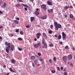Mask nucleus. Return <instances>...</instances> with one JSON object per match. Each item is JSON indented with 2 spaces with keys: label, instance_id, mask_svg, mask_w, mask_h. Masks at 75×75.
I'll return each instance as SVG.
<instances>
[{
  "label": "nucleus",
  "instance_id": "nucleus-7",
  "mask_svg": "<svg viewBox=\"0 0 75 75\" xmlns=\"http://www.w3.org/2000/svg\"><path fill=\"white\" fill-rule=\"evenodd\" d=\"M68 58L69 60H71V59H72V55L70 54L68 56Z\"/></svg>",
  "mask_w": 75,
  "mask_h": 75
},
{
  "label": "nucleus",
  "instance_id": "nucleus-31",
  "mask_svg": "<svg viewBox=\"0 0 75 75\" xmlns=\"http://www.w3.org/2000/svg\"><path fill=\"white\" fill-rule=\"evenodd\" d=\"M52 72V73H53V74H54V73H55V71L54 70H52L51 71Z\"/></svg>",
  "mask_w": 75,
  "mask_h": 75
},
{
  "label": "nucleus",
  "instance_id": "nucleus-51",
  "mask_svg": "<svg viewBox=\"0 0 75 75\" xmlns=\"http://www.w3.org/2000/svg\"><path fill=\"white\" fill-rule=\"evenodd\" d=\"M63 67H61V70H63Z\"/></svg>",
  "mask_w": 75,
  "mask_h": 75
},
{
  "label": "nucleus",
  "instance_id": "nucleus-11",
  "mask_svg": "<svg viewBox=\"0 0 75 75\" xmlns=\"http://www.w3.org/2000/svg\"><path fill=\"white\" fill-rule=\"evenodd\" d=\"M6 6V3H4V4L2 5V7L4 8H5Z\"/></svg>",
  "mask_w": 75,
  "mask_h": 75
},
{
  "label": "nucleus",
  "instance_id": "nucleus-46",
  "mask_svg": "<svg viewBox=\"0 0 75 75\" xmlns=\"http://www.w3.org/2000/svg\"><path fill=\"white\" fill-rule=\"evenodd\" d=\"M40 36H37V38L38 39H39V38H40Z\"/></svg>",
  "mask_w": 75,
  "mask_h": 75
},
{
  "label": "nucleus",
  "instance_id": "nucleus-22",
  "mask_svg": "<svg viewBox=\"0 0 75 75\" xmlns=\"http://www.w3.org/2000/svg\"><path fill=\"white\" fill-rule=\"evenodd\" d=\"M34 62H35V65H37L38 64V61L37 60H35Z\"/></svg>",
  "mask_w": 75,
  "mask_h": 75
},
{
  "label": "nucleus",
  "instance_id": "nucleus-56",
  "mask_svg": "<svg viewBox=\"0 0 75 75\" xmlns=\"http://www.w3.org/2000/svg\"><path fill=\"white\" fill-rule=\"evenodd\" d=\"M60 44H62V42H59Z\"/></svg>",
  "mask_w": 75,
  "mask_h": 75
},
{
  "label": "nucleus",
  "instance_id": "nucleus-21",
  "mask_svg": "<svg viewBox=\"0 0 75 75\" xmlns=\"http://www.w3.org/2000/svg\"><path fill=\"white\" fill-rule=\"evenodd\" d=\"M42 43L44 44V45H45V44H46V43H45V40H44V39H43L42 40Z\"/></svg>",
  "mask_w": 75,
  "mask_h": 75
},
{
  "label": "nucleus",
  "instance_id": "nucleus-59",
  "mask_svg": "<svg viewBox=\"0 0 75 75\" xmlns=\"http://www.w3.org/2000/svg\"><path fill=\"white\" fill-rule=\"evenodd\" d=\"M48 11L49 13H51V11H50V10H48Z\"/></svg>",
  "mask_w": 75,
  "mask_h": 75
},
{
  "label": "nucleus",
  "instance_id": "nucleus-52",
  "mask_svg": "<svg viewBox=\"0 0 75 75\" xmlns=\"http://www.w3.org/2000/svg\"><path fill=\"white\" fill-rule=\"evenodd\" d=\"M3 28V26H1L0 27V29H1V28Z\"/></svg>",
  "mask_w": 75,
  "mask_h": 75
},
{
  "label": "nucleus",
  "instance_id": "nucleus-6",
  "mask_svg": "<svg viewBox=\"0 0 75 75\" xmlns=\"http://www.w3.org/2000/svg\"><path fill=\"white\" fill-rule=\"evenodd\" d=\"M67 57L66 56H63V60L64 61L65 63H66V61L67 60Z\"/></svg>",
  "mask_w": 75,
  "mask_h": 75
},
{
  "label": "nucleus",
  "instance_id": "nucleus-55",
  "mask_svg": "<svg viewBox=\"0 0 75 75\" xmlns=\"http://www.w3.org/2000/svg\"><path fill=\"white\" fill-rule=\"evenodd\" d=\"M25 10H26V11H27V8H25Z\"/></svg>",
  "mask_w": 75,
  "mask_h": 75
},
{
  "label": "nucleus",
  "instance_id": "nucleus-16",
  "mask_svg": "<svg viewBox=\"0 0 75 75\" xmlns=\"http://www.w3.org/2000/svg\"><path fill=\"white\" fill-rule=\"evenodd\" d=\"M22 5L23 6H24V7H27V8H29L28 6L27 5L22 4Z\"/></svg>",
  "mask_w": 75,
  "mask_h": 75
},
{
  "label": "nucleus",
  "instance_id": "nucleus-32",
  "mask_svg": "<svg viewBox=\"0 0 75 75\" xmlns=\"http://www.w3.org/2000/svg\"><path fill=\"white\" fill-rule=\"evenodd\" d=\"M70 66H71L72 67H74V65H73V64L71 63H70Z\"/></svg>",
  "mask_w": 75,
  "mask_h": 75
},
{
  "label": "nucleus",
  "instance_id": "nucleus-34",
  "mask_svg": "<svg viewBox=\"0 0 75 75\" xmlns=\"http://www.w3.org/2000/svg\"><path fill=\"white\" fill-rule=\"evenodd\" d=\"M18 50L19 51H22V48H18Z\"/></svg>",
  "mask_w": 75,
  "mask_h": 75
},
{
  "label": "nucleus",
  "instance_id": "nucleus-48",
  "mask_svg": "<svg viewBox=\"0 0 75 75\" xmlns=\"http://www.w3.org/2000/svg\"><path fill=\"white\" fill-rule=\"evenodd\" d=\"M40 59L41 61H43V59L41 58H40Z\"/></svg>",
  "mask_w": 75,
  "mask_h": 75
},
{
  "label": "nucleus",
  "instance_id": "nucleus-8",
  "mask_svg": "<svg viewBox=\"0 0 75 75\" xmlns=\"http://www.w3.org/2000/svg\"><path fill=\"white\" fill-rule=\"evenodd\" d=\"M47 4L48 5H49V6H52V2L49 1L47 2Z\"/></svg>",
  "mask_w": 75,
  "mask_h": 75
},
{
  "label": "nucleus",
  "instance_id": "nucleus-58",
  "mask_svg": "<svg viewBox=\"0 0 75 75\" xmlns=\"http://www.w3.org/2000/svg\"><path fill=\"white\" fill-rule=\"evenodd\" d=\"M32 65L33 67H34V64L33 63H32Z\"/></svg>",
  "mask_w": 75,
  "mask_h": 75
},
{
  "label": "nucleus",
  "instance_id": "nucleus-40",
  "mask_svg": "<svg viewBox=\"0 0 75 75\" xmlns=\"http://www.w3.org/2000/svg\"><path fill=\"white\" fill-rule=\"evenodd\" d=\"M3 67L4 68H6V66L5 65H4L3 66Z\"/></svg>",
  "mask_w": 75,
  "mask_h": 75
},
{
  "label": "nucleus",
  "instance_id": "nucleus-4",
  "mask_svg": "<svg viewBox=\"0 0 75 75\" xmlns=\"http://www.w3.org/2000/svg\"><path fill=\"white\" fill-rule=\"evenodd\" d=\"M62 36L63 38V40H66V35L65 34V33L64 32H62Z\"/></svg>",
  "mask_w": 75,
  "mask_h": 75
},
{
  "label": "nucleus",
  "instance_id": "nucleus-33",
  "mask_svg": "<svg viewBox=\"0 0 75 75\" xmlns=\"http://www.w3.org/2000/svg\"><path fill=\"white\" fill-rule=\"evenodd\" d=\"M16 33H18L19 32V30L18 29H16Z\"/></svg>",
  "mask_w": 75,
  "mask_h": 75
},
{
  "label": "nucleus",
  "instance_id": "nucleus-10",
  "mask_svg": "<svg viewBox=\"0 0 75 75\" xmlns=\"http://www.w3.org/2000/svg\"><path fill=\"white\" fill-rule=\"evenodd\" d=\"M43 35L44 36V37L45 38V39H47V36L45 33H43Z\"/></svg>",
  "mask_w": 75,
  "mask_h": 75
},
{
  "label": "nucleus",
  "instance_id": "nucleus-5",
  "mask_svg": "<svg viewBox=\"0 0 75 75\" xmlns=\"http://www.w3.org/2000/svg\"><path fill=\"white\" fill-rule=\"evenodd\" d=\"M41 7L44 10H47V8L46 7V5L45 4H42L41 5Z\"/></svg>",
  "mask_w": 75,
  "mask_h": 75
},
{
  "label": "nucleus",
  "instance_id": "nucleus-54",
  "mask_svg": "<svg viewBox=\"0 0 75 75\" xmlns=\"http://www.w3.org/2000/svg\"><path fill=\"white\" fill-rule=\"evenodd\" d=\"M55 37H56V38H57V35H54Z\"/></svg>",
  "mask_w": 75,
  "mask_h": 75
},
{
  "label": "nucleus",
  "instance_id": "nucleus-26",
  "mask_svg": "<svg viewBox=\"0 0 75 75\" xmlns=\"http://www.w3.org/2000/svg\"><path fill=\"white\" fill-rule=\"evenodd\" d=\"M53 59L54 61H55V62H56V61H57V58H56V57H54L53 58Z\"/></svg>",
  "mask_w": 75,
  "mask_h": 75
},
{
  "label": "nucleus",
  "instance_id": "nucleus-28",
  "mask_svg": "<svg viewBox=\"0 0 75 75\" xmlns=\"http://www.w3.org/2000/svg\"><path fill=\"white\" fill-rule=\"evenodd\" d=\"M68 8H69V7L67 6H65V7H64V8L66 10H67V9H68Z\"/></svg>",
  "mask_w": 75,
  "mask_h": 75
},
{
  "label": "nucleus",
  "instance_id": "nucleus-47",
  "mask_svg": "<svg viewBox=\"0 0 75 75\" xmlns=\"http://www.w3.org/2000/svg\"><path fill=\"white\" fill-rule=\"evenodd\" d=\"M50 47H53L54 46V45H53L52 44H51L50 45Z\"/></svg>",
  "mask_w": 75,
  "mask_h": 75
},
{
  "label": "nucleus",
  "instance_id": "nucleus-53",
  "mask_svg": "<svg viewBox=\"0 0 75 75\" xmlns=\"http://www.w3.org/2000/svg\"><path fill=\"white\" fill-rule=\"evenodd\" d=\"M41 63L42 64H44V61H43V60L42 61Z\"/></svg>",
  "mask_w": 75,
  "mask_h": 75
},
{
  "label": "nucleus",
  "instance_id": "nucleus-44",
  "mask_svg": "<svg viewBox=\"0 0 75 75\" xmlns=\"http://www.w3.org/2000/svg\"><path fill=\"white\" fill-rule=\"evenodd\" d=\"M52 27H53V25H52L50 26V28H52Z\"/></svg>",
  "mask_w": 75,
  "mask_h": 75
},
{
  "label": "nucleus",
  "instance_id": "nucleus-35",
  "mask_svg": "<svg viewBox=\"0 0 75 75\" xmlns=\"http://www.w3.org/2000/svg\"><path fill=\"white\" fill-rule=\"evenodd\" d=\"M25 27L27 28H30V26H29V25H28V26H25Z\"/></svg>",
  "mask_w": 75,
  "mask_h": 75
},
{
  "label": "nucleus",
  "instance_id": "nucleus-60",
  "mask_svg": "<svg viewBox=\"0 0 75 75\" xmlns=\"http://www.w3.org/2000/svg\"><path fill=\"white\" fill-rule=\"evenodd\" d=\"M2 13H3V12L1 11H0V14H2Z\"/></svg>",
  "mask_w": 75,
  "mask_h": 75
},
{
  "label": "nucleus",
  "instance_id": "nucleus-41",
  "mask_svg": "<svg viewBox=\"0 0 75 75\" xmlns=\"http://www.w3.org/2000/svg\"><path fill=\"white\" fill-rule=\"evenodd\" d=\"M38 55H39V56H41V54L40 53H38Z\"/></svg>",
  "mask_w": 75,
  "mask_h": 75
},
{
  "label": "nucleus",
  "instance_id": "nucleus-2",
  "mask_svg": "<svg viewBox=\"0 0 75 75\" xmlns=\"http://www.w3.org/2000/svg\"><path fill=\"white\" fill-rule=\"evenodd\" d=\"M54 26H55V30H58V28H61L62 26L59 24L57 22H55L54 23Z\"/></svg>",
  "mask_w": 75,
  "mask_h": 75
},
{
  "label": "nucleus",
  "instance_id": "nucleus-61",
  "mask_svg": "<svg viewBox=\"0 0 75 75\" xmlns=\"http://www.w3.org/2000/svg\"><path fill=\"white\" fill-rule=\"evenodd\" d=\"M34 40L35 41H37V39L36 38H35Z\"/></svg>",
  "mask_w": 75,
  "mask_h": 75
},
{
  "label": "nucleus",
  "instance_id": "nucleus-3",
  "mask_svg": "<svg viewBox=\"0 0 75 75\" xmlns=\"http://www.w3.org/2000/svg\"><path fill=\"white\" fill-rule=\"evenodd\" d=\"M40 45H41V43H39L37 44L34 45V47L35 48H38Z\"/></svg>",
  "mask_w": 75,
  "mask_h": 75
},
{
  "label": "nucleus",
  "instance_id": "nucleus-38",
  "mask_svg": "<svg viewBox=\"0 0 75 75\" xmlns=\"http://www.w3.org/2000/svg\"><path fill=\"white\" fill-rule=\"evenodd\" d=\"M65 48L67 49V48H68V45H66L65 47Z\"/></svg>",
  "mask_w": 75,
  "mask_h": 75
},
{
  "label": "nucleus",
  "instance_id": "nucleus-62",
  "mask_svg": "<svg viewBox=\"0 0 75 75\" xmlns=\"http://www.w3.org/2000/svg\"><path fill=\"white\" fill-rule=\"evenodd\" d=\"M72 49H73V50H75V48H74V47H72Z\"/></svg>",
  "mask_w": 75,
  "mask_h": 75
},
{
  "label": "nucleus",
  "instance_id": "nucleus-20",
  "mask_svg": "<svg viewBox=\"0 0 75 75\" xmlns=\"http://www.w3.org/2000/svg\"><path fill=\"white\" fill-rule=\"evenodd\" d=\"M31 58L32 59H35V56H32L31 57Z\"/></svg>",
  "mask_w": 75,
  "mask_h": 75
},
{
  "label": "nucleus",
  "instance_id": "nucleus-30",
  "mask_svg": "<svg viewBox=\"0 0 75 75\" xmlns=\"http://www.w3.org/2000/svg\"><path fill=\"white\" fill-rule=\"evenodd\" d=\"M20 33L21 34V35H23V34H24V33L23 31H21L20 32Z\"/></svg>",
  "mask_w": 75,
  "mask_h": 75
},
{
  "label": "nucleus",
  "instance_id": "nucleus-39",
  "mask_svg": "<svg viewBox=\"0 0 75 75\" xmlns=\"http://www.w3.org/2000/svg\"><path fill=\"white\" fill-rule=\"evenodd\" d=\"M64 16L65 17H67V14H64Z\"/></svg>",
  "mask_w": 75,
  "mask_h": 75
},
{
  "label": "nucleus",
  "instance_id": "nucleus-13",
  "mask_svg": "<svg viewBox=\"0 0 75 75\" xmlns=\"http://www.w3.org/2000/svg\"><path fill=\"white\" fill-rule=\"evenodd\" d=\"M35 14L36 16H38V14H40V13H39V12H38L37 11H35Z\"/></svg>",
  "mask_w": 75,
  "mask_h": 75
},
{
  "label": "nucleus",
  "instance_id": "nucleus-64",
  "mask_svg": "<svg viewBox=\"0 0 75 75\" xmlns=\"http://www.w3.org/2000/svg\"><path fill=\"white\" fill-rule=\"evenodd\" d=\"M0 39L1 40H2V39H3V38H2L0 36Z\"/></svg>",
  "mask_w": 75,
  "mask_h": 75
},
{
  "label": "nucleus",
  "instance_id": "nucleus-18",
  "mask_svg": "<svg viewBox=\"0 0 75 75\" xmlns=\"http://www.w3.org/2000/svg\"><path fill=\"white\" fill-rule=\"evenodd\" d=\"M41 33H38L36 35L37 36H41Z\"/></svg>",
  "mask_w": 75,
  "mask_h": 75
},
{
  "label": "nucleus",
  "instance_id": "nucleus-19",
  "mask_svg": "<svg viewBox=\"0 0 75 75\" xmlns=\"http://www.w3.org/2000/svg\"><path fill=\"white\" fill-rule=\"evenodd\" d=\"M70 18H73L74 16H73V15H72L71 14H70Z\"/></svg>",
  "mask_w": 75,
  "mask_h": 75
},
{
  "label": "nucleus",
  "instance_id": "nucleus-14",
  "mask_svg": "<svg viewBox=\"0 0 75 75\" xmlns=\"http://www.w3.org/2000/svg\"><path fill=\"white\" fill-rule=\"evenodd\" d=\"M14 22L15 23H16V24H18L19 23V22H18V21L15 20L14 21Z\"/></svg>",
  "mask_w": 75,
  "mask_h": 75
},
{
  "label": "nucleus",
  "instance_id": "nucleus-42",
  "mask_svg": "<svg viewBox=\"0 0 75 75\" xmlns=\"http://www.w3.org/2000/svg\"><path fill=\"white\" fill-rule=\"evenodd\" d=\"M16 19V20H18V21L20 20V18H17Z\"/></svg>",
  "mask_w": 75,
  "mask_h": 75
},
{
  "label": "nucleus",
  "instance_id": "nucleus-27",
  "mask_svg": "<svg viewBox=\"0 0 75 75\" xmlns=\"http://www.w3.org/2000/svg\"><path fill=\"white\" fill-rule=\"evenodd\" d=\"M20 4H16V7H19V6H20Z\"/></svg>",
  "mask_w": 75,
  "mask_h": 75
},
{
  "label": "nucleus",
  "instance_id": "nucleus-15",
  "mask_svg": "<svg viewBox=\"0 0 75 75\" xmlns=\"http://www.w3.org/2000/svg\"><path fill=\"white\" fill-rule=\"evenodd\" d=\"M11 62L12 64H14L15 62H16V60L14 59H12L11 60Z\"/></svg>",
  "mask_w": 75,
  "mask_h": 75
},
{
  "label": "nucleus",
  "instance_id": "nucleus-12",
  "mask_svg": "<svg viewBox=\"0 0 75 75\" xmlns=\"http://www.w3.org/2000/svg\"><path fill=\"white\" fill-rule=\"evenodd\" d=\"M34 17H31L30 18V21L31 22H33V21H34Z\"/></svg>",
  "mask_w": 75,
  "mask_h": 75
},
{
  "label": "nucleus",
  "instance_id": "nucleus-49",
  "mask_svg": "<svg viewBox=\"0 0 75 75\" xmlns=\"http://www.w3.org/2000/svg\"><path fill=\"white\" fill-rule=\"evenodd\" d=\"M30 2H33V0H29Z\"/></svg>",
  "mask_w": 75,
  "mask_h": 75
},
{
  "label": "nucleus",
  "instance_id": "nucleus-43",
  "mask_svg": "<svg viewBox=\"0 0 75 75\" xmlns=\"http://www.w3.org/2000/svg\"><path fill=\"white\" fill-rule=\"evenodd\" d=\"M64 75H68L67 74V72H64Z\"/></svg>",
  "mask_w": 75,
  "mask_h": 75
},
{
  "label": "nucleus",
  "instance_id": "nucleus-63",
  "mask_svg": "<svg viewBox=\"0 0 75 75\" xmlns=\"http://www.w3.org/2000/svg\"><path fill=\"white\" fill-rule=\"evenodd\" d=\"M1 3H2V1L1 0H0V4H1Z\"/></svg>",
  "mask_w": 75,
  "mask_h": 75
},
{
  "label": "nucleus",
  "instance_id": "nucleus-1",
  "mask_svg": "<svg viewBox=\"0 0 75 75\" xmlns=\"http://www.w3.org/2000/svg\"><path fill=\"white\" fill-rule=\"evenodd\" d=\"M5 45L7 46V47L6 48V51L7 52V53H8L9 52V50H10V48H11V43H8L7 42H6L5 43Z\"/></svg>",
  "mask_w": 75,
  "mask_h": 75
},
{
  "label": "nucleus",
  "instance_id": "nucleus-57",
  "mask_svg": "<svg viewBox=\"0 0 75 75\" xmlns=\"http://www.w3.org/2000/svg\"><path fill=\"white\" fill-rule=\"evenodd\" d=\"M69 8H72V6H70V7H69Z\"/></svg>",
  "mask_w": 75,
  "mask_h": 75
},
{
  "label": "nucleus",
  "instance_id": "nucleus-29",
  "mask_svg": "<svg viewBox=\"0 0 75 75\" xmlns=\"http://www.w3.org/2000/svg\"><path fill=\"white\" fill-rule=\"evenodd\" d=\"M9 70H10V71H11V72H14V71L13 70V69H11V68H10Z\"/></svg>",
  "mask_w": 75,
  "mask_h": 75
},
{
  "label": "nucleus",
  "instance_id": "nucleus-9",
  "mask_svg": "<svg viewBox=\"0 0 75 75\" xmlns=\"http://www.w3.org/2000/svg\"><path fill=\"white\" fill-rule=\"evenodd\" d=\"M42 19H46L47 18V16L45 15V16H43L40 17Z\"/></svg>",
  "mask_w": 75,
  "mask_h": 75
},
{
  "label": "nucleus",
  "instance_id": "nucleus-17",
  "mask_svg": "<svg viewBox=\"0 0 75 75\" xmlns=\"http://www.w3.org/2000/svg\"><path fill=\"white\" fill-rule=\"evenodd\" d=\"M14 47L13 46V45H11V51H13L14 50Z\"/></svg>",
  "mask_w": 75,
  "mask_h": 75
},
{
  "label": "nucleus",
  "instance_id": "nucleus-45",
  "mask_svg": "<svg viewBox=\"0 0 75 75\" xmlns=\"http://www.w3.org/2000/svg\"><path fill=\"white\" fill-rule=\"evenodd\" d=\"M49 62H50V63H52V61H51V59L49 60Z\"/></svg>",
  "mask_w": 75,
  "mask_h": 75
},
{
  "label": "nucleus",
  "instance_id": "nucleus-24",
  "mask_svg": "<svg viewBox=\"0 0 75 75\" xmlns=\"http://www.w3.org/2000/svg\"><path fill=\"white\" fill-rule=\"evenodd\" d=\"M18 39L20 41H22V40H23V38H19Z\"/></svg>",
  "mask_w": 75,
  "mask_h": 75
},
{
  "label": "nucleus",
  "instance_id": "nucleus-37",
  "mask_svg": "<svg viewBox=\"0 0 75 75\" xmlns=\"http://www.w3.org/2000/svg\"><path fill=\"white\" fill-rule=\"evenodd\" d=\"M57 69H58V70L59 71H60V70H61L60 69V68H59V67H57Z\"/></svg>",
  "mask_w": 75,
  "mask_h": 75
},
{
  "label": "nucleus",
  "instance_id": "nucleus-25",
  "mask_svg": "<svg viewBox=\"0 0 75 75\" xmlns=\"http://www.w3.org/2000/svg\"><path fill=\"white\" fill-rule=\"evenodd\" d=\"M44 47L45 48H47V44H45L44 45Z\"/></svg>",
  "mask_w": 75,
  "mask_h": 75
},
{
  "label": "nucleus",
  "instance_id": "nucleus-36",
  "mask_svg": "<svg viewBox=\"0 0 75 75\" xmlns=\"http://www.w3.org/2000/svg\"><path fill=\"white\" fill-rule=\"evenodd\" d=\"M52 30H50L49 33V34H52Z\"/></svg>",
  "mask_w": 75,
  "mask_h": 75
},
{
  "label": "nucleus",
  "instance_id": "nucleus-50",
  "mask_svg": "<svg viewBox=\"0 0 75 75\" xmlns=\"http://www.w3.org/2000/svg\"><path fill=\"white\" fill-rule=\"evenodd\" d=\"M50 11H51V13H52V12H53V10H52V9H51Z\"/></svg>",
  "mask_w": 75,
  "mask_h": 75
},
{
  "label": "nucleus",
  "instance_id": "nucleus-23",
  "mask_svg": "<svg viewBox=\"0 0 75 75\" xmlns=\"http://www.w3.org/2000/svg\"><path fill=\"white\" fill-rule=\"evenodd\" d=\"M58 39H59V40H60L61 38V35H59V36H58Z\"/></svg>",
  "mask_w": 75,
  "mask_h": 75
}]
</instances>
